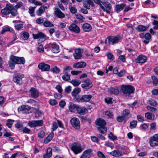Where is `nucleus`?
Masks as SVG:
<instances>
[{
	"instance_id": "1",
	"label": "nucleus",
	"mask_w": 158,
	"mask_h": 158,
	"mask_svg": "<svg viewBox=\"0 0 158 158\" xmlns=\"http://www.w3.org/2000/svg\"><path fill=\"white\" fill-rule=\"evenodd\" d=\"M9 62V67L11 69H14L15 64H23L25 63V60L23 57H19L11 55L10 57Z\"/></svg>"
},
{
	"instance_id": "2",
	"label": "nucleus",
	"mask_w": 158,
	"mask_h": 158,
	"mask_svg": "<svg viewBox=\"0 0 158 158\" xmlns=\"http://www.w3.org/2000/svg\"><path fill=\"white\" fill-rule=\"evenodd\" d=\"M95 124L99 126L98 129L101 133H104L106 132L107 128L105 126L106 123L105 120L102 118L98 119L95 121Z\"/></svg>"
},
{
	"instance_id": "3",
	"label": "nucleus",
	"mask_w": 158,
	"mask_h": 158,
	"mask_svg": "<svg viewBox=\"0 0 158 158\" xmlns=\"http://www.w3.org/2000/svg\"><path fill=\"white\" fill-rule=\"evenodd\" d=\"M134 88L130 85H122L121 87V90L126 96H129L130 94L133 93Z\"/></svg>"
},
{
	"instance_id": "4",
	"label": "nucleus",
	"mask_w": 158,
	"mask_h": 158,
	"mask_svg": "<svg viewBox=\"0 0 158 158\" xmlns=\"http://www.w3.org/2000/svg\"><path fill=\"white\" fill-rule=\"evenodd\" d=\"M100 7L104 11L106 12L107 14H110L112 8L111 4L107 2H102Z\"/></svg>"
},
{
	"instance_id": "5",
	"label": "nucleus",
	"mask_w": 158,
	"mask_h": 158,
	"mask_svg": "<svg viewBox=\"0 0 158 158\" xmlns=\"http://www.w3.org/2000/svg\"><path fill=\"white\" fill-rule=\"evenodd\" d=\"M71 149L76 154L81 152L83 150L81 144L76 143H74L72 145Z\"/></svg>"
},
{
	"instance_id": "6",
	"label": "nucleus",
	"mask_w": 158,
	"mask_h": 158,
	"mask_svg": "<svg viewBox=\"0 0 158 158\" xmlns=\"http://www.w3.org/2000/svg\"><path fill=\"white\" fill-rule=\"evenodd\" d=\"M31 107L27 105H22L18 108V111L19 113L24 114L29 113L31 112Z\"/></svg>"
},
{
	"instance_id": "7",
	"label": "nucleus",
	"mask_w": 158,
	"mask_h": 158,
	"mask_svg": "<svg viewBox=\"0 0 158 158\" xmlns=\"http://www.w3.org/2000/svg\"><path fill=\"white\" fill-rule=\"evenodd\" d=\"M119 40V38L115 36L108 37L105 40V43L106 45H108L111 43L112 44L118 43Z\"/></svg>"
},
{
	"instance_id": "8",
	"label": "nucleus",
	"mask_w": 158,
	"mask_h": 158,
	"mask_svg": "<svg viewBox=\"0 0 158 158\" xmlns=\"http://www.w3.org/2000/svg\"><path fill=\"white\" fill-rule=\"evenodd\" d=\"M32 35L34 39H40L42 42L48 39V37L45 34L41 32H38L36 34H33Z\"/></svg>"
},
{
	"instance_id": "9",
	"label": "nucleus",
	"mask_w": 158,
	"mask_h": 158,
	"mask_svg": "<svg viewBox=\"0 0 158 158\" xmlns=\"http://www.w3.org/2000/svg\"><path fill=\"white\" fill-rule=\"evenodd\" d=\"M149 143L152 147L158 146V134L154 135L150 138Z\"/></svg>"
},
{
	"instance_id": "10",
	"label": "nucleus",
	"mask_w": 158,
	"mask_h": 158,
	"mask_svg": "<svg viewBox=\"0 0 158 158\" xmlns=\"http://www.w3.org/2000/svg\"><path fill=\"white\" fill-rule=\"evenodd\" d=\"M70 123L73 127L77 129L80 128V121L78 118L76 117L73 118L70 120Z\"/></svg>"
},
{
	"instance_id": "11",
	"label": "nucleus",
	"mask_w": 158,
	"mask_h": 158,
	"mask_svg": "<svg viewBox=\"0 0 158 158\" xmlns=\"http://www.w3.org/2000/svg\"><path fill=\"white\" fill-rule=\"evenodd\" d=\"M81 87L85 89H88L91 88L93 84L92 82L89 79H86L84 81V83L81 85Z\"/></svg>"
},
{
	"instance_id": "12",
	"label": "nucleus",
	"mask_w": 158,
	"mask_h": 158,
	"mask_svg": "<svg viewBox=\"0 0 158 158\" xmlns=\"http://www.w3.org/2000/svg\"><path fill=\"white\" fill-rule=\"evenodd\" d=\"M69 30L76 33H79L80 31V29L79 27L75 23L71 24L69 27Z\"/></svg>"
},
{
	"instance_id": "13",
	"label": "nucleus",
	"mask_w": 158,
	"mask_h": 158,
	"mask_svg": "<svg viewBox=\"0 0 158 158\" xmlns=\"http://www.w3.org/2000/svg\"><path fill=\"white\" fill-rule=\"evenodd\" d=\"M24 77V75L22 74H15L13 78V81L15 82L20 84L21 83L22 79Z\"/></svg>"
},
{
	"instance_id": "14",
	"label": "nucleus",
	"mask_w": 158,
	"mask_h": 158,
	"mask_svg": "<svg viewBox=\"0 0 158 158\" xmlns=\"http://www.w3.org/2000/svg\"><path fill=\"white\" fill-rule=\"evenodd\" d=\"M38 68L41 70L44 71H48L50 69V65L46 64L44 62H42L38 65Z\"/></svg>"
},
{
	"instance_id": "15",
	"label": "nucleus",
	"mask_w": 158,
	"mask_h": 158,
	"mask_svg": "<svg viewBox=\"0 0 158 158\" xmlns=\"http://www.w3.org/2000/svg\"><path fill=\"white\" fill-rule=\"evenodd\" d=\"M43 124V122L42 120H33L29 122L28 125L30 127H33L41 126Z\"/></svg>"
},
{
	"instance_id": "16",
	"label": "nucleus",
	"mask_w": 158,
	"mask_h": 158,
	"mask_svg": "<svg viewBox=\"0 0 158 158\" xmlns=\"http://www.w3.org/2000/svg\"><path fill=\"white\" fill-rule=\"evenodd\" d=\"M147 60V58L146 56L144 55H140L137 57L135 60V62L137 63H143L146 62Z\"/></svg>"
},
{
	"instance_id": "17",
	"label": "nucleus",
	"mask_w": 158,
	"mask_h": 158,
	"mask_svg": "<svg viewBox=\"0 0 158 158\" xmlns=\"http://www.w3.org/2000/svg\"><path fill=\"white\" fill-rule=\"evenodd\" d=\"M93 150L91 148L88 149L83 152L80 156V158H89L91 155Z\"/></svg>"
},
{
	"instance_id": "18",
	"label": "nucleus",
	"mask_w": 158,
	"mask_h": 158,
	"mask_svg": "<svg viewBox=\"0 0 158 158\" xmlns=\"http://www.w3.org/2000/svg\"><path fill=\"white\" fill-rule=\"evenodd\" d=\"M78 106L76 105L72 102H69L68 106L69 110L70 112L72 113H74L77 111Z\"/></svg>"
},
{
	"instance_id": "19",
	"label": "nucleus",
	"mask_w": 158,
	"mask_h": 158,
	"mask_svg": "<svg viewBox=\"0 0 158 158\" xmlns=\"http://www.w3.org/2000/svg\"><path fill=\"white\" fill-rule=\"evenodd\" d=\"M31 96L34 98H36L39 96V92L38 90L34 88H31L30 90Z\"/></svg>"
},
{
	"instance_id": "20",
	"label": "nucleus",
	"mask_w": 158,
	"mask_h": 158,
	"mask_svg": "<svg viewBox=\"0 0 158 158\" xmlns=\"http://www.w3.org/2000/svg\"><path fill=\"white\" fill-rule=\"evenodd\" d=\"M50 47L52 52L54 53H57L59 52V47L58 45L55 43L50 44Z\"/></svg>"
},
{
	"instance_id": "21",
	"label": "nucleus",
	"mask_w": 158,
	"mask_h": 158,
	"mask_svg": "<svg viewBox=\"0 0 158 158\" xmlns=\"http://www.w3.org/2000/svg\"><path fill=\"white\" fill-rule=\"evenodd\" d=\"M54 13L56 16L60 18H64L65 16L64 14L57 8H54Z\"/></svg>"
},
{
	"instance_id": "22",
	"label": "nucleus",
	"mask_w": 158,
	"mask_h": 158,
	"mask_svg": "<svg viewBox=\"0 0 158 158\" xmlns=\"http://www.w3.org/2000/svg\"><path fill=\"white\" fill-rule=\"evenodd\" d=\"M88 112V110L84 107L78 106L77 110V113L80 115H84Z\"/></svg>"
},
{
	"instance_id": "23",
	"label": "nucleus",
	"mask_w": 158,
	"mask_h": 158,
	"mask_svg": "<svg viewBox=\"0 0 158 158\" xmlns=\"http://www.w3.org/2000/svg\"><path fill=\"white\" fill-rule=\"evenodd\" d=\"M74 58L79 59L82 56L81 50L80 49H76L75 50V53L73 54Z\"/></svg>"
},
{
	"instance_id": "24",
	"label": "nucleus",
	"mask_w": 158,
	"mask_h": 158,
	"mask_svg": "<svg viewBox=\"0 0 158 158\" xmlns=\"http://www.w3.org/2000/svg\"><path fill=\"white\" fill-rule=\"evenodd\" d=\"M92 97L91 95H85L82 96L79 98L80 101L82 102H88L90 101Z\"/></svg>"
},
{
	"instance_id": "25",
	"label": "nucleus",
	"mask_w": 158,
	"mask_h": 158,
	"mask_svg": "<svg viewBox=\"0 0 158 158\" xmlns=\"http://www.w3.org/2000/svg\"><path fill=\"white\" fill-rule=\"evenodd\" d=\"M86 65V63L85 62H80L74 64L73 67L75 68H81L85 67Z\"/></svg>"
},
{
	"instance_id": "26",
	"label": "nucleus",
	"mask_w": 158,
	"mask_h": 158,
	"mask_svg": "<svg viewBox=\"0 0 158 158\" xmlns=\"http://www.w3.org/2000/svg\"><path fill=\"white\" fill-rule=\"evenodd\" d=\"M84 6L87 9L90 8V6H93L94 3L92 0H86L83 3Z\"/></svg>"
},
{
	"instance_id": "27",
	"label": "nucleus",
	"mask_w": 158,
	"mask_h": 158,
	"mask_svg": "<svg viewBox=\"0 0 158 158\" xmlns=\"http://www.w3.org/2000/svg\"><path fill=\"white\" fill-rule=\"evenodd\" d=\"M13 31V30L11 27L8 26H5L2 27V30L1 31V33L3 34L6 32L10 31L12 32Z\"/></svg>"
},
{
	"instance_id": "28",
	"label": "nucleus",
	"mask_w": 158,
	"mask_h": 158,
	"mask_svg": "<svg viewBox=\"0 0 158 158\" xmlns=\"http://www.w3.org/2000/svg\"><path fill=\"white\" fill-rule=\"evenodd\" d=\"M54 134L53 132H51L48 136L44 140V143H47L50 142L54 136Z\"/></svg>"
},
{
	"instance_id": "29",
	"label": "nucleus",
	"mask_w": 158,
	"mask_h": 158,
	"mask_svg": "<svg viewBox=\"0 0 158 158\" xmlns=\"http://www.w3.org/2000/svg\"><path fill=\"white\" fill-rule=\"evenodd\" d=\"M48 8L47 6H41L36 11V14L38 16H40L45 11V9Z\"/></svg>"
},
{
	"instance_id": "30",
	"label": "nucleus",
	"mask_w": 158,
	"mask_h": 158,
	"mask_svg": "<svg viewBox=\"0 0 158 158\" xmlns=\"http://www.w3.org/2000/svg\"><path fill=\"white\" fill-rule=\"evenodd\" d=\"M83 30L85 32L90 31L92 29L91 26L88 23H85L83 24L82 26Z\"/></svg>"
},
{
	"instance_id": "31",
	"label": "nucleus",
	"mask_w": 158,
	"mask_h": 158,
	"mask_svg": "<svg viewBox=\"0 0 158 158\" xmlns=\"http://www.w3.org/2000/svg\"><path fill=\"white\" fill-rule=\"evenodd\" d=\"M145 117L147 119L152 120L155 118V115L153 113L148 112L145 114Z\"/></svg>"
},
{
	"instance_id": "32",
	"label": "nucleus",
	"mask_w": 158,
	"mask_h": 158,
	"mask_svg": "<svg viewBox=\"0 0 158 158\" xmlns=\"http://www.w3.org/2000/svg\"><path fill=\"white\" fill-rule=\"evenodd\" d=\"M108 92L110 94H117L119 93V91L117 89L111 87L108 89Z\"/></svg>"
},
{
	"instance_id": "33",
	"label": "nucleus",
	"mask_w": 158,
	"mask_h": 158,
	"mask_svg": "<svg viewBox=\"0 0 158 158\" xmlns=\"http://www.w3.org/2000/svg\"><path fill=\"white\" fill-rule=\"evenodd\" d=\"M81 91V89L78 87L75 88L72 92V96L74 97H76L77 94Z\"/></svg>"
},
{
	"instance_id": "34",
	"label": "nucleus",
	"mask_w": 158,
	"mask_h": 158,
	"mask_svg": "<svg viewBox=\"0 0 158 158\" xmlns=\"http://www.w3.org/2000/svg\"><path fill=\"white\" fill-rule=\"evenodd\" d=\"M10 9H11V6H9V7L5 8L2 10L1 12L3 15H7L10 13Z\"/></svg>"
},
{
	"instance_id": "35",
	"label": "nucleus",
	"mask_w": 158,
	"mask_h": 158,
	"mask_svg": "<svg viewBox=\"0 0 158 158\" xmlns=\"http://www.w3.org/2000/svg\"><path fill=\"white\" fill-rule=\"evenodd\" d=\"M123 116L125 118H129L131 116L130 114V111L128 110L125 109L124 110L122 113Z\"/></svg>"
},
{
	"instance_id": "36",
	"label": "nucleus",
	"mask_w": 158,
	"mask_h": 158,
	"mask_svg": "<svg viewBox=\"0 0 158 158\" xmlns=\"http://www.w3.org/2000/svg\"><path fill=\"white\" fill-rule=\"evenodd\" d=\"M43 24L45 27H53L54 26L52 22L47 20H45Z\"/></svg>"
},
{
	"instance_id": "37",
	"label": "nucleus",
	"mask_w": 158,
	"mask_h": 158,
	"mask_svg": "<svg viewBox=\"0 0 158 158\" xmlns=\"http://www.w3.org/2000/svg\"><path fill=\"white\" fill-rule=\"evenodd\" d=\"M148 28L147 27L143 25H139L136 28V30L139 31H146Z\"/></svg>"
},
{
	"instance_id": "38",
	"label": "nucleus",
	"mask_w": 158,
	"mask_h": 158,
	"mask_svg": "<svg viewBox=\"0 0 158 158\" xmlns=\"http://www.w3.org/2000/svg\"><path fill=\"white\" fill-rule=\"evenodd\" d=\"M147 103L152 105L156 106L158 105V103L155 100L150 99L147 102Z\"/></svg>"
},
{
	"instance_id": "39",
	"label": "nucleus",
	"mask_w": 158,
	"mask_h": 158,
	"mask_svg": "<svg viewBox=\"0 0 158 158\" xmlns=\"http://www.w3.org/2000/svg\"><path fill=\"white\" fill-rule=\"evenodd\" d=\"M125 6L126 5L125 4H122L120 5H117L115 7L116 10L118 12H119L123 9Z\"/></svg>"
},
{
	"instance_id": "40",
	"label": "nucleus",
	"mask_w": 158,
	"mask_h": 158,
	"mask_svg": "<svg viewBox=\"0 0 158 158\" xmlns=\"http://www.w3.org/2000/svg\"><path fill=\"white\" fill-rule=\"evenodd\" d=\"M110 154L115 156H118L122 155V153L119 151L114 150L110 152Z\"/></svg>"
},
{
	"instance_id": "41",
	"label": "nucleus",
	"mask_w": 158,
	"mask_h": 158,
	"mask_svg": "<svg viewBox=\"0 0 158 158\" xmlns=\"http://www.w3.org/2000/svg\"><path fill=\"white\" fill-rule=\"evenodd\" d=\"M22 37L24 40H27L29 37V34L26 32H23L21 34Z\"/></svg>"
},
{
	"instance_id": "42",
	"label": "nucleus",
	"mask_w": 158,
	"mask_h": 158,
	"mask_svg": "<svg viewBox=\"0 0 158 158\" xmlns=\"http://www.w3.org/2000/svg\"><path fill=\"white\" fill-rule=\"evenodd\" d=\"M72 3H70L69 5V9L70 12L73 14H74L77 12V9L74 7L72 6Z\"/></svg>"
},
{
	"instance_id": "43",
	"label": "nucleus",
	"mask_w": 158,
	"mask_h": 158,
	"mask_svg": "<svg viewBox=\"0 0 158 158\" xmlns=\"http://www.w3.org/2000/svg\"><path fill=\"white\" fill-rule=\"evenodd\" d=\"M35 7L30 6L29 8V13L30 14L31 16H34L35 15L34 14V13L35 11Z\"/></svg>"
},
{
	"instance_id": "44",
	"label": "nucleus",
	"mask_w": 158,
	"mask_h": 158,
	"mask_svg": "<svg viewBox=\"0 0 158 158\" xmlns=\"http://www.w3.org/2000/svg\"><path fill=\"white\" fill-rule=\"evenodd\" d=\"M50 70L53 73L56 74L60 72V69L56 66H55L54 67H52Z\"/></svg>"
},
{
	"instance_id": "45",
	"label": "nucleus",
	"mask_w": 158,
	"mask_h": 158,
	"mask_svg": "<svg viewBox=\"0 0 158 158\" xmlns=\"http://www.w3.org/2000/svg\"><path fill=\"white\" fill-rule=\"evenodd\" d=\"M71 83L75 86L79 85L81 83V81L77 80H73L71 81Z\"/></svg>"
},
{
	"instance_id": "46",
	"label": "nucleus",
	"mask_w": 158,
	"mask_h": 158,
	"mask_svg": "<svg viewBox=\"0 0 158 158\" xmlns=\"http://www.w3.org/2000/svg\"><path fill=\"white\" fill-rule=\"evenodd\" d=\"M10 13L13 16H16L18 14V12L16 9L14 7L11 6V9H10Z\"/></svg>"
},
{
	"instance_id": "47",
	"label": "nucleus",
	"mask_w": 158,
	"mask_h": 158,
	"mask_svg": "<svg viewBox=\"0 0 158 158\" xmlns=\"http://www.w3.org/2000/svg\"><path fill=\"white\" fill-rule=\"evenodd\" d=\"M137 124V122L136 121L134 120L131 122L130 123V128L133 129L135 128Z\"/></svg>"
},
{
	"instance_id": "48",
	"label": "nucleus",
	"mask_w": 158,
	"mask_h": 158,
	"mask_svg": "<svg viewBox=\"0 0 158 158\" xmlns=\"http://www.w3.org/2000/svg\"><path fill=\"white\" fill-rule=\"evenodd\" d=\"M15 27L17 30H20L23 27V24L22 23H20L15 24Z\"/></svg>"
},
{
	"instance_id": "49",
	"label": "nucleus",
	"mask_w": 158,
	"mask_h": 158,
	"mask_svg": "<svg viewBox=\"0 0 158 158\" xmlns=\"http://www.w3.org/2000/svg\"><path fill=\"white\" fill-rule=\"evenodd\" d=\"M105 102L108 104H111L113 102L112 98L110 97L105 98Z\"/></svg>"
},
{
	"instance_id": "50",
	"label": "nucleus",
	"mask_w": 158,
	"mask_h": 158,
	"mask_svg": "<svg viewBox=\"0 0 158 158\" xmlns=\"http://www.w3.org/2000/svg\"><path fill=\"white\" fill-rule=\"evenodd\" d=\"M38 51L39 52H43L44 51V48L43 45L41 44L39 45L37 47Z\"/></svg>"
},
{
	"instance_id": "51",
	"label": "nucleus",
	"mask_w": 158,
	"mask_h": 158,
	"mask_svg": "<svg viewBox=\"0 0 158 158\" xmlns=\"http://www.w3.org/2000/svg\"><path fill=\"white\" fill-rule=\"evenodd\" d=\"M14 123V121L11 119H8L7 120V122L6 123V125L9 128H10L11 127L12 124Z\"/></svg>"
},
{
	"instance_id": "52",
	"label": "nucleus",
	"mask_w": 158,
	"mask_h": 158,
	"mask_svg": "<svg viewBox=\"0 0 158 158\" xmlns=\"http://www.w3.org/2000/svg\"><path fill=\"white\" fill-rule=\"evenodd\" d=\"M62 79L64 81H68L70 79V76L67 74H64L62 76Z\"/></svg>"
},
{
	"instance_id": "53",
	"label": "nucleus",
	"mask_w": 158,
	"mask_h": 158,
	"mask_svg": "<svg viewBox=\"0 0 158 158\" xmlns=\"http://www.w3.org/2000/svg\"><path fill=\"white\" fill-rule=\"evenodd\" d=\"M72 69L70 67L65 66L64 68V71L66 73H67Z\"/></svg>"
},
{
	"instance_id": "54",
	"label": "nucleus",
	"mask_w": 158,
	"mask_h": 158,
	"mask_svg": "<svg viewBox=\"0 0 158 158\" xmlns=\"http://www.w3.org/2000/svg\"><path fill=\"white\" fill-rule=\"evenodd\" d=\"M108 137L110 139L112 140L117 139L116 137L112 133H110V134H109Z\"/></svg>"
},
{
	"instance_id": "55",
	"label": "nucleus",
	"mask_w": 158,
	"mask_h": 158,
	"mask_svg": "<svg viewBox=\"0 0 158 158\" xmlns=\"http://www.w3.org/2000/svg\"><path fill=\"white\" fill-rule=\"evenodd\" d=\"M45 135V133L43 131H41L38 133V136L40 138H43Z\"/></svg>"
},
{
	"instance_id": "56",
	"label": "nucleus",
	"mask_w": 158,
	"mask_h": 158,
	"mask_svg": "<svg viewBox=\"0 0 158 158\" xmlns=\"http://www.w3.org/2000/svg\"><path fill=\"white\" fill-rule=\"evenodd\" d=\"M105 114L109 118H112L113 116V114L109 111H106Z\"/></svg>"
},
{
	"instance_id": "57",
	"label": "nucleus",
	"mask_w": 158,
	"mask_h": 158,
	"mask_svg": "<svg viewBox=\"0 0 158 158\" xmlns=\"http://www.w3.org/2000/svg\"><path fill=\"white\" fill-rule=\"evenodd\" d=\"M156 124L155 123H153L150 124V128L151 130H155L156 128Z\"/></svg>"
},
{
	"instance_id": "58",
	"label": "nucleus",
	"mask_w": 158,
	"mask_h": 158,
	"mask_svg": "<svg viewBox=\"0 0 158 158\" xmlns=\"http://www.w3.org/2000/svg\"><path fill=\"white\" fill-rule=\"evenodd\" d=\"M152 79L154 85H156L158 84V78H157L155 76H152Z\"/></svg>"
},
{
	"instance_id": "59",
	"label": "nucleus",
	"mask_w": 158,
	"mask_h": 158,
	"mask_svg": "<svg viewBox=\"0 0 158 158\" xmlns=\"http://www.w3.org/2000/svg\"><path fill=\"white\" fill-rule=\"evenodd\" d=\"M118 59L123 62L126 61V56L124 55L120 56L118 57Z\"/></svg>"
},
{
	"instance_id": "60",
	"label": "nucleus",
	"mask_w": 158,
	"mask_h": 158,
	"mask_svg": "<svg viewBox=\"0 0 158 158\" xmlns=\"http://www.w3.org/2000/svg\"><path fill=\"white\" fill-rule=\"evenodd\" d=\"M49 102L50 104L52 106L56 105L57 102L54 99H51L49 100Z\"/></svg>"
},
{
	"instance_id": "61",
	"label": "nucleus",
	"mask_w": 158,
	"mask_h": 158,
	"mask_svg": "<svg viewBox=\"0 0 158 158\" xmlns=\"http://www.w3.org/2000/svg\"><path fill=\"white\" fill-rule=\"evenodd\" d=\"M125 118L122 115V116H118L117 117V120L119 122H122L124 119Z\"/></svg>"
},
{
	"instance_id": "62",
	"label": "nucleus",
	"mask_w": 158,
	"mask_h": 158,
	"mask_svg": "<svg viewBox=\"0 0 158 158\" xmlns=\"http://www.w3.org/2000/svg\"><path fill=\"white\" fill-rule=\"evenodd\" d=\"M44 22L43 19L41 18H39L36 19V22L39 24L43 23Z\"/></svg>"
},
{
	"instance_id": "63",
	"label": "nucleus",
	"mask_w": 158,
	"mask_h": 158,
	"mask_svg": "<svg viewBox=\"0 0 158 158\" xmlns=\"http://www.w3.org/2000/svg\"><path fill=\"white\" fill-rule=\"evenodd\" d=\"M153 24L155 25L154 29H158V21L156 20H154L153 22Z\"/></svg>"
},
{
	"instance_id": "64",
	"label": "nucleus",
	"mask_w": 158,
	"mask_h": 158,
	"mask_svg": "<svg viewBox=\"0 0 158 158\" xmlns=\"http://www.w3.org/2000/svg\"><path fill=\"white\" fill-rule=\"evenodd\" d=\"M98 156L100 158H106L105 156L101 152L99 151L98 152Z\"/></svg>"
}]
</instances>
